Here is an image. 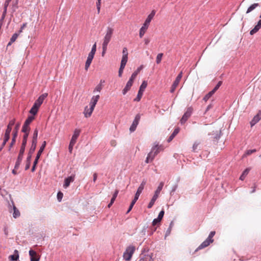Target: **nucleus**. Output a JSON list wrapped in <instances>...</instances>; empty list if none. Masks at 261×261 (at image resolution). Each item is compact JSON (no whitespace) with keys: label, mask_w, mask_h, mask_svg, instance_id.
Returning <instances> with one entry per match:
<instances>
[{"label":"nucleus","mask_w":261,"mask_h":261,"mask_svg":"<svg viewBox=\"0 0 261 261\" xmlns=\"http://www.w3.org/2000/svg\"><path fill=\"white\" fill-rule=\"evenodd\" d=\"M75 175H72L67 178H65L64 180V183L63 184V187L65 189L67 188L69 185L72 182H73L74 180Z\"/></svg>","instance_id":"obj_12"},{"label":"nucleus","mask_w":261,"mask_h":261,"mask_svg":"<svg viewBox=\"0 0 261 261\" xmlns=\"http://www.w3.org/2000/svg\"><path fill=\"white\" fill-rule=\"evenodd\" d=\"M147 86V83L146 81H143L141 85L139 90L138 91L137 97L134 99V101H139L143 95V93L145 88Z\"/></svg>","instance_id":"obj_6"},{"label":"nucleus","mask_w":261,"mask_h":261,"mask_svg":"<svg viewBox=\"0 0 261 261\" xmlns=\"http://www.w3.org/2000/svg\"><path fill=\"white\" fill-rule=\"evenodd\" d=\"M38 163V162L37 161H34L33 163V166L32 168L31 171L32 172H34L36 169V166Z\"/></svg>","instance_id":"obj_58"},{"label":"nucleus","mask_w":261,"mask_h":261,"mask_svg":"<svg viewBox=\"0 0 261 261\" xmlns=\"http://www.w3.org/2000/svg\"><path fill=\"white\" fill-rule=\"evenodd\" d=\"M164 183L162 181L160 183L157 189L154 192V195H156L157 196H159L161 191H162L163 187L164 186Z\"/></svg>","instance_id":"obj_25"},{"label":"nucleus","mask_w":261,"mask_h":261,"mask_svg":"<svg viewBox=\"0 0 261 261\" xmlns=\"http://www.w3.org/2000/svg\"><path fill=\"white\" fill-rule=\"evenodd\" d=\"M215 234V231H211L210 232V233L209 234L208 237H207V239L210 240H213V239L212 238L214 236Z\"/></svg>","instance_id":"obj_54"},{"label":"nucleus","mask_w":261,"mask_h":261,"mask_svg":"<svg viewBox=\"0 0 261 261\" xmlns=\"http://www.w3.org/2000/svg\"><path fill=\"white\" fill-rule=\"evenodd\" d=\"M133 82L134 81L133 80L130 79H129L124 88L122 90V93L123 95H125L130 90L131 87L133 85Z\"/></svg>","instance_id":"obj_18"},{"label":"nucleus","mask_w":261,"mask_h":261,"mask_svg":"<svg viewBox=\"0 0 261 261\" xmlns=\"http://www.w3.org/2000/svg\"><path fill=\"white\" fill-rule=\"evenodd\" d=\"M250 171V169L249 168H247L246 169L244 172H243V173L242 174V175H241L240 177V179L241 180H243L246 176L248 174L249 172Z\"/></svg>","instance_id":"obj_33"},{"label":"nucleus","mask_w":261,"mask_h":261,"mask_svg":"<svg viewBox=\"0 0 261 261\" xmlns=\"http://www.w3.org/2000/svg\"><path fill=\"white\" fill-rule=\"evenodd\" d=\"M214 240H210L206 239L204 242H203L196 249L195 251H197L199 250L202 249L208 246L210 243H212Z\"/></svg>","instance_id":"obj_17"},{"label":"nucleus","mask_w":261,"mask_h":261,"mask_svg":"<svg viewBox=\"0 0 261 261\" xmlns=\"http://www.w3.org/2000/svg\"><path fill=\"white\" fill-rule=\"evenodd\" d=\"M158 196H156V195H154L153 196L152 199H151L150 202L149 203L147 207L148 208H150L152 207L153 204H154L155 201L157 199Z\"/></svg>","instance_id":"obj_26"},{"label":"nucleus","mask_w":261,"mask_h":261,"mask_svg":"<svg viewBox=\"0 0 261 261\" xmlns=\"http://www.w3.org/2000/svg\"><path fill=\"white\" fill-rule=\"evenodd\" d=\"M91 63H92V61L87 59L86 63H85V69L86 70H88Z\"/></svg>","instance_id":"obj_43"},{"label":"nucleus","mask_w":261,"mask_h":261,"mask_svg":"<svg viewBox=\"0 0 261 261\" xmlns=\"http://www.w3.org/2000/svg\"><path fill=\"white\" fill-rule=\"evenodd\" d=\"M114 32V29L111 27H108L106 29L105 36L103 38L102 44L103 45H108L110 42Z\"/></svg>","instance_id":"obj_4"},{"label":"nucleus","mask_w":261,"mask_h":261,"mask_svg":"<svg viewBox=\"0 0 261 261\" xmlns=\"http://www.w3.org/2000/svg\"><path fill=\"white\" fill-rule=\"evenodd\" d=\"M100 1L101 0H97V2L96 3V6L98 11V13H99L100 9Z\"/></svg>","instance_id":"obj_59"},{"label":"nucleus","mask_w":261,"mask_h":261,"mask_svg":"<svg viewBox=\"0 0 261 261\" xmlns=\"http://www.w3.org/2000/svg\"><path fill=\"white\" fill-rule=\"evenodd\" d=\"M161 150V146L158 145H154L151 148V151L148 154L146 159L145 162L149 163L151 162L155 156L160 152Z\"/></svg>","instance_id":"obj_3"},{"label":"nucleus","mask_w":261,"mask_h":261,"mask_svg":"<svg viewBox=\"0 0 261 261\" xmlns=\"http://www.w3.org/2000/svg\"><path fill=\"white\" fill-rule=\"evenodd\" d=\"M260 29L257 24L254 27V28L252 29L250 32V34L252 35L256 33L258 30Z\"/></svg>","instance_id":"obj_38"},{"label":"nucleus","mask_w":261,"mask_h":261,"mask_svg":"<svg viewBox=\"0 0 261 261\" xmlns=\"http://www.w3.org/2000/svg\"><path fill=\"white\" fill-rule=\"evenodd\" d=\"M135 251V247L133 245H130L127 247L123 253V257L124 259L126 261H129Z\"/></svg>","instance_id":"obj_5"},{"label":"nucleus","mask_w":261,"mask_h":261,"mask_svg":"<svg viewBox=\"0 0 261 261\" xmlns=\"http://www.w3.org/2000/svg\"><path fill=\"white\" fill-rule=\"evenodd\" d=\"M182 72H180L179 73V74L177 75V76L176 77L175 80L174 81V82H173L172 86H171V89H170V92L171 93H173L174 92V91H175L176 88L177 87V86H178L181 77H182Z\"/></svg>","instance_id":"obj_9"},{"label":"nucleus","mask_w":261,"mask_h":261,"mask_svg":"<svg viewBox=\"0 0 261 261\" xmlns=\"http://www.w3.org/2000/svg\"><path fill=\"white\" fill-rule=\"evenodd\" d=\"M22 159H23V156L18 155L17 161L15 163V169H18V168L21 163Z\"/></svg>","instance_id":"obj_28"},{"label":"nucleus","mask_w":261,"mask_h":261,"mask_svg":"<svg viewBox=\"0 0 261 261\" xmlns=\"http://www.w3.org/2000/svg\"><path fill=\"white\" fill-rule=\"evenodd\" d=\"M99 98V95H95L93 96L91 99V101L90 102V110H94L95 105H96L98 99Z\"/></svg>","instance_id":"obj_15"},{"label":"nucleus","mask_w":261,"mask_h":261,"mask_svg":"<svg viewBox=\"0 0 261 261\" xmlns=\"http://www.w3.org/2000/svg\"><path fill=\"white\" fill-rule=\"evenodd\" d=\"M39 108V107L36 106V104H34L30 111V113L33 115H35L38 112Z\"/></svg>","instance_id":"obj_24"},{"label":"nucleus","mask_w":261,"mask_h":261,"mask_svg":"<svg viewBox=\"0 0 261 261\" xmlns=\"http://www.w3.org/2000/svg\"><path fill=\"white\" fill-rule=\"evenodd\" d=\"M108 45L102 44V56H103L107 50Z\"/></svg>","instance_id":"obj_52"},{"label":"nucleus","mask_w":261,"mask_h":261,"mask_svg":"<svg viewBox=\"0 0 261 261\" xmlns=\"http://www.w3.org/2000/svg\"><path fill=\"white\" fill-rule=\"evenodd\" d=\"M63 194L61 192H59L57 194V198L59 201H61L63 198Z\"/></svg>","instance_id":"obj_53"},{"label":"nucleus","mask_w":261,"mask_h":261,"mask_svg":"<svg viewBox=\"0 0 261 261\" xmlns=\"http://www.w3.org/2000/svg\"><path fill=\"white\" fill-rule=\"evenodd\" d=\"M177 187H178L177 184H175L174 186H173L172 189L171 190V192H170L171 195L173 194L174 192L176 190Z\"/></svg>","instance_id":"obj_49"},{"label":"nucleus","mask_w":261,"mask_h":261,"mask_svg":"<svg viewBox=\"0 0 261 261\" xmlns=\"http://www.w3.org/2000/svg\"><path fill=\"white\" fill-rule=\"evenodd\" d=\"M93 110H92L91 111L90 107L88 108L87 106L85 108L84 112L85 116L87 118L89 117L91 115Z\"/></svg>","instance_id":"obj_23"},{"label":"nucleus","mask_w":261,"mask_h":261,"mask_svg":"<svg viewBox=\"0 0 261 261\" xmlns=\"http://www.w3.org/2000/svg\"><path fill=\"white\" fill-rule=\"evenodd\" d=\"M8 6V5H5L4 4V11H3L2 16L1 20H0L2 22H3L4 19L6 17V15L7 11Z\"/></svg>","instance_id":"obj_32"},{"label":"nucleus","mask_w":261,"mask_h":261,"mask_svg":"<svg viewBox=\"0 0 261 261\" xmlns=\"http://www.w3.org/2000/svg\"><path fill=\"white\" fill-rule=\"evenodd\" d=\"M19 258V252L17 250H15L14 251V254L11 255L9 256V258L10 260H17Z\"/></svg>","instance_id":"obj_21"},{"label":"nucleus","mask_w":261,"mask_h":261,"mask_svg":"<svg viewBox=\"0 0 261 261\" xmlns=\"http://www.w3.org/2000/svg\"><path fill=\"white\" fill-rule=\"evenodd\" d=\"M80 133H81V130L79 129L76 128L74 131V133L72 136L71 139L70 140V142L75 144V143L76 142V140H77V138L79 137V136L80 134Z\"/></svg>","instance_id":"obj_19"},{"label":"nucleus","mask_w":261,"mask_h":261,"mask_svg":"<svg viewBox=\"0 0 261 261\" xmlns=\"http://www.w3.org/2000/svg\"><path fill=\"white\" fill-rule=\"evenodd\" d=\"M211 97V96L210 95H209L208 93H207V94H206L205 95V96L203 97V100L205 101H206L207 100H208L210 97Z\"/></svg>","instance_id":"obj_60"},{"label":"nucleus","mask_w":261,"mask_h":261,"mask_svg":"<svg viewBox=\"0 0 261 261\" xmlns=\"http://www.w3.org/2000/svg\"><path fill=\"white\" fill-rule=\"evenodd\" d=\"M29 255L30 256V261H39L40 257L37 254L36 252L32 249L29 251Z\"/></svg>","instance_id":"obj_11"},{"label":"nucleus","mask_w":261,"mask_h":261,"mask_svg":"<svg viewBox=\"0 0 261 261\" xmlns=\"http://www.w3.org/2000/svg\"><path fill=\"white\" fill-rule=\"evenodd\" d=\"M192 112L193 109L192 107H189L187 109L186 112L180 119V123L181 124H184L186 122L188 118L191 116Z\"/></svg>","instance_id":"obj_7"},{"label":"nucleus","mask_w":261,"mask_h":261,"mask_svg":"<svg viewBox=\"0 0 261 261\" xmlns=\"http://www.w3.org/2000/svg\"><path fill=\"white\" fill-rule=\"evenodd\" d=\"M179 128H176L174 130L173 133L171 134V135L168 138V141L170 142L175 137V136L179 133Z\"/></svg>","instance_id":"obj_27"},{"label":"nucleus","mask_w":261,"mask_h":261,"mask_svg":"<svg viewBox=\"0 0 261 261\" xmlns=\"http://www.w3.org/2000/svg\"><path fill=\"white\" fill-rule=\"evenodd\" d=\"M139 261H153V260L150 255H145L140 258Z\"/></svg>","instance_id":"obj_30"},{"label":"nucleus","mask_w":261,"mask_h":261,"mask_svg":"<svg viewBox=\"0 0 261 261\" xmlns=\"http://www.w3.org/2000/svg\"><path fill=\"white\" fill-rule=\"evenodd\" d=\"M261 119V112H259L256 115L254 116L252 120L250 121L251 127L253 126Z\"/></svg>","instance_id":"obj_16"},{"label":"nucleus","mask_w":261,"mask_h":261,"mask_svg":"<svg viewBox=\"0 0 261 261\" xmlns=\"http://www.w3.org/2000/svg\"><path fill=\"white\" fill-rule=\"evenodd\" d=\"M164 210H162L159 214V215L158 217V220H161L164 216Z\"/></svg>","instance_id":"obj_51"},{"label":"nucleus","mask_w":261,"mask_h":261,"mask_svg":"<svg viewBox=\"0 0 261 261\" xmlns=\"http://www.w3.org/2000/svg\"><path fill=\"white\" fill-rule=\"evenodd\" d=\"M30 165H31V162L26 161V165H25V170H28L30 168Z\"/></svg>","instance_id":"obj_63"},{"label":"nucleus","mask_w":261,"mask_h":261,"mask_svg":"<svg viewBox=\"0 0 261 261\" xmlns=\"http://www.w3.org/2000/svg\"><path fill=\"white\" fill-rule=\"evenodd\" d=\"M74 144H75V143H72V142H70V143H69V147H68V149H69V151L70 153L72 152V149H73V147Z\"/></svg>","instance_id":"obj_55"},{"label":"nucleus","mask_w":261,"mask_h":261,"mask_svg":"<svg viewBox=\"0 0 261 261\" xmlns=\"http://www.w3.org/2000/svg\"><path fill=\"white\" fill-rule=\"evenodd\" d=\"M20 124L18 123L16 125L15 127V131L13 132V138L12 139V141L11 144H10L9 150L11 149V148L13 146V145L15 144L16 141V138L17 136V131L19 129Z\"/></svg>","instance_id":"obj_10"},{"label":"nucleus","mask_w":261,"mask_h":261,"mask_svg":"<svg viewBox=\"0 0 261 261\" xmlns=\"http://www.w3.org/2000/svg\"><path fill=\"white\" fill-rule=\"evenodd\" d=\"M15 120L14 119H13L9 121L5 134L4 142H3L2 146L0 147V151H2L6 143L9 140L10 133L12 130V126L15 124Z\"/></svg>","instance_id":"obj_2"},{"label":"nucleus","mask_w":261,"mask_h":261,"mask_svg":"<svg viewBox=\"0 0 261 261\" xmlns=\"http://www.w3.org/2000/svg\"><path fill=\"white\" fill-rule=\"evenodd\" d=\"M102 88V85H101V84H99L96 86V87L94 89L93 92L95 93L96 92H100Z\"/></svg>","instance_id":"obj_41"},{"label":"nucleus","mask_w":261,"mask_h":261,"mask_svg":"<svg viewBox=\"0 0 261 261\" xmlns=\"http://www.w3.org/2000/svg\"><path fill=\"white\" fill-rule=\"evenodd\" d=\"M13 204V216L14 218H16L20 216V213L19 211L16 208L15 206L14 205L13 202H12Z\"/></svg>","instance_id":"obj_29"},{"label":"nucleus","mask_w":261,"mask_h":261,"mask_svg":"<svg viewBox=\"0 0 261 261\" xmlns=\"http://www.w3.org/2000/svg\"><path fill=\"white\" fill-rule=\"evenodd\" d=\"M199 145V143L196 142L194 143L193 145V151H196V150L197 149L198 145Z\"/></svg>","instance_id":"obj_56"},{"label":"nucleus","mask_w":261,"mask_h":261,"mask_svg":"<svg viewBox=\"0 0 261 261\" xmlns=\"http://www.w3.org/2000/svg\"><path fill=\"white\" fill-rule=\"evenodd\" d=\"M32 154H30V152L28 153L26 161L31 162V159H32Z\"/></svg>","instance_id":"obj_64"},{"label":"nucleus","mask_w":261,"mask_h":261,"mask_svg":"<svg viewBox=\"0 0 261 261\" xmlns=\"http://www.w3.org/2000/svg\"><path fill=\"white\" fill-rule=\"evenodd\" d=\"M17 8H18V6H17V1H16L12 5V12H14L16 11V10L17 9Z\"/></svg>","instance_id":"obj_50"},{"label":"nucleus","mask_w":261,"mask_h":261,"mask_svg":"<svg viewBox=\"0 0 261 261\" xmlns=\"http://www.w3.org/2000/svg\"><path fill=\"white\" fill-rule=\"evenodd\" d=\"M146 182L145 180H143L142 181L141 184H140V186L138 188L137 191L140 193H142V191L143 190V189L144 188V186L146 185Z\"/></svg>","instance_id":"obj_35"},{"label":"nucleus","mask_w":261,"mask_h":261,"mask_svg":"<svg viewBox=\"0 0 261 261\" xmlns=\"http://www.w3.org/2000/svg\"><path fill=\"white\" fill-rule=\"evenodd\" d=\"M161 220H158V218L154 219L152 221V225L154 226L157 223H159Z\"/></svg>","instance_id":"obj_62"},{"label":"nucleus","mask_w":261,"mask_h":261,"mask_svg":"<svg viewBox=\"0 0 261 261\" xmlns=\"http://www.w3.org/2000/svg\"><path fill=\"white\" fill-rule=\"evenodd\" d=\"M25 146H21L18 155H20L21 156L23 155V153L25 151Z\"/></svg>","instance_id":"obj_48"},{"label":"nucleus","mask_w":261,"mask_h":261,"mask_svg":"<svg viewBox=\"0 0 261 261\" xmlns=\"http://www.w3.org/2000/svg\"><path fill=\"white\" fill-rule=\"evenodd\" d=\"M19 33H15L11 37L10 40H11V42H14L18 36Z\"/></svg>","instance_id":"obj_44"},{"label":"nucleus","mask_w":261,"mask_h":261,"mask_svg":"<svg viewBox=\"0 0 261 261\" xmlns=\"http://www.w3.org/2000/svg\"><path fill=\"white\" fill-rule=\"evenodd\" d=\"M222 84V82L221 81H219L217 84L216 85V86L215 87V88L212 90L215 93V92L219 89V88L220 87V86Z\"/></svg>","instance_id":"obj_45"},{"label":"nucleus","mask_w":261,"mask_h":261,"mask_svg":"<svg viewBox=\"0 0 261 261\" xmlns=\"http://www.w3.org/2000/svg\"><path fill=\"white\" fill-rule=\"evenodd\" d=\"M222 84V82L221 81H219L217 84L216 85V86L215 87V88L212 90L215 93V92L219 89V88L220 87V86Z\"/></svg>","instance_id":"obj_46"},{"label":"nucleus","mask_w":261,"mask_h":261,"mask_svg":"<svg viewBox=\"0 0 261 261\" xmlns=\"http://www.w3.org/2000/svg\"><path fill=\"white\" fill-rule=\"evenodd\" d=\"M163 56V54L162 53H160L158 54L156 58V62L157 64H160L161 63Z\"/></svg>","instance_id":"obj_39"},{"label":"nucleus","mask_w":261,"mask_h":261,"mask_svg":"<svg viewBox=\"0 0 261 261\" xmlns=\"http://www.w3.org/2000/svg\"><path fill=\"white\" fill-rule=\"evenodd\" d=\"M36 146L32 144L29 152H30V154H33L36 149Z\"/></svg>","instance_id":"obj_47"},{"label":"nucleus","mask_w":261,"mask_h":261,"mask_svg":"<svg viewBox=\"0 0 261 261\" xmlns=\"http://www.w3.org/2000/svg\"><path fill=\"white\" fill-rule=\"evenodd\" d=\"M141 193L139 192V191H137L136 194H135V197H134V199L132 200L130 205H129V207L127 211V213H128L132 209L133 207L134 206V204H135V203L136 202V201L138 200L140 194H141Z\"/></svg>","instance_id":"obj_13"},{"label":"nucleus","mask_w":261,"mask_h":261,"mask_svg":"<svg viewBox=\"0 0 261 261\" xmlns=\"http://www.w3.org/2000/svg\"><path fill=\"white\" fill-rule=\"evenodd\" d=\"M46 145V141H44L42 144V145L41 146V147H40V149L39 150V151H38L37 152V155L36 156V158H35V161H37V162H38V160L39 159L42 152L43 151L45 147V146Z\"/></svg>","instance_id":"obj_20"},{"label":"nucleus","mask_w":261,"mask_h":261,"mask_svg":"<svg viewBox=\"0 0 261 261\" xmlns=\"http://www.w3.org/2000/svg\"><path fill=\"white\" fill-rule=\"evenodd\" d=\"M122 58H128V51L126 47H124L123 48Z\"/></svg>","instance_id":"obj_40"},{"label":"nucleus","mask_w":261,"mask_h":261,"mask_svg":"<svg viewBox=\"0 0 261 261\" xmlns=\"http://www.w3.org/2000/svg\"><path fill=\"white\" fill-rule=\"evenodd\" d=\"M140 115L139 114L136 115L135 119L133 120V122L129 128V131L131 133L134 132L136 130L140 120Z\"/></svg>","instance_id":"obj_8"},{"label":"nucleus","mask_w":261,"mask_h":261,"mask_svg":"<svg viewBox=\"0 0 261 261\" xmlns=\"http://www.w3.org/2000/svg\"><path fill=\"white\" fill-rule=\"evenodd\" d=\"M30 130V127L29 125L24 123L22 126V132L23 133H29Z\"/></svg>","instance_id":"obj_37"},{"label":"nucleus","mask_w":261,"mask_h":261,"mask_svg":"<svg viewBox=\"0 0 261 261\" xmlns=\"http://www.w3.org/2000/svg\"><path fill=\"white\" fill-rule=\"evenodd\" d=\"M48 94L46 93H43L35 101L34 104H36V106L40 107L41 104L43 103L44 99L47 97Z\"/></svg>","instance_id":"obj_14"},{"label":"nucleus","mask_w":261,"mask_h":261,"mask_svg":"<svg viewBox=\"0 0 261 261\" xmlns=\"http://www.w3.org/2000/svg\"><path fill=\"white\" fill-rule=\"evenodd\" d=\"M256 151L255 149H251L247 150L245 153L243 155V158L246 156L247 155H250L251 153L255 152Z\"/></svg>","instance_id":"obj_42"},{"label":"nucleus","mask_w":261,"mask_h":261,"mask_svg":"<svg viewBox=\"0 0 261 261\" xmlns=\"http://www.w3.org/2000/svg\"><path fill=\"white\" fill-rule=\"evenodd\" d=\"M155 15V11L153 10L151 13L147 16L146 19L145 20L144 23H143L142 27L141 28L139 32V36L140 38H142L144 34L145 33L146 30H147L148 26L152 19L154 17Z\"/></svg>","instance_id":"obj_1"},{"label":"nucleus","mask_w":261,"mask_h":261,"mask_svg":"<svg viewBox=\"0 0 261 261\" xmlns=\"http://www.w3.org/2000/svg\"><path fill=\"white\" fill-rule=\"evenodd\" d=\"M259 6V4L258 3H254L252 5H251L247 9L246 11V13H249L251 11H252L253 10H254L257 7Z\"/></svg>","instance_id":"obj_31"},{"label":"nucleus","mask_w":261,"mask_h":261,"mask_svg":"<svg viewBox=\"0 0 261 261\" xmlns=\"http://www.w3.org/2000/svg\"><path fill=\"white\" fill-rule=\"evenodd\" d=\"M172 224H173V222H171L170 224V227L168 228V229L167 230V231L166 232V236H168V235H169L170 234Z\"/></svg>","instance_id":"obj_61"},{"label":"nucleus","mask_w":261,"mask_h":261,"mask_svg":"<svg viewBox=\"0 0 261 261\" xmlns=\"http://www.w3.org/2000/svg\"><path fill=\"white\" fill-rule=\"evenodd\" d=\"M38 129L36 128L34 130V131L33 138L37 139V138H38Z\"/></svg>","instance_id":"obj_57"},{"label":"nucleus","mask_w":261,"mask_h":261,"mask_svg":"<svg viewBox=\"0 0 261 261\" xmlns=\"http://www.w3.org/2000/svg\"><path fill=\"white\" fill-rule=\"evenodd\" d=\"M143 65H141L132 74L130 79L134 81L137 75L139 74L140 71L143 69Z\"/></svg>","instance_id":"obj_22"},{"label":"nucleus","mask_w":261,"mask_h":261,"mask_svg":"<svg viewBox=\"0 0 261 261\" xmlns=\"http://www.w3.org/2000/svg\"><path fill=\"white\" fill-rule=\"evenodd\" d=\"M127 60H128V58H122L120 67L124 69L125 66L127 63Z\"/></svg>","instance_id":"obj_34"},{"label":"nucleus","mask_w":261,"mask_h":261,"mask_svg":"<svg viewBox=\"0 0 261 261\" xmlns=\"http://www.w3.org/2000/svg\"><path fill=\"white\" fill-rule=\"evenodd\" d=\"M35 119L34 116H30L28 117V118L25 120L24 123L30 125V123L33 121V120Z\"/></svg>","instance_id":"obj_36"}]
</instances>
